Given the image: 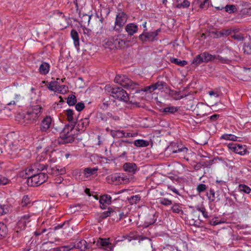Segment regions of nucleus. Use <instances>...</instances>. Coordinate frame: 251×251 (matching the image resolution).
Listing matches in <instances>:
<instances>
[{
  "mask_svg": "<svg viewBox=\"0 0 251 251\" xmlns=\"http://www.w3.org/2000/svg\"><path fill=\"white\" fill-rule=\"evenodd\" d=\"M42 107L37 105L29 109L26 113H20L17 117L23 120V123H34L36 122L42 114Z\"/></svg>",
  "mask_w": 251,
  "mask_h": 251,
  "instance_id": "f257e3e1",
  "label": "nucleus"
},
{
  "mask_svg": "<svg viewBox=\"0 0 251 251\" xmlns=\"http://www.w3.org/2000/svg\"><path fill=\"white\" fill-rule=\"evenodd\" d=\"M104 89L107 93L115 99L124 102H127L129 100L127 93L122 88L111 87L107 85L105 86Z\"/></svg>",
  "mask_w": 251,
  "mask_h": 251,
  "instance_id": "f03ea898",
  "label": "nucleus"
},
{
  "mask_svg": "<svg viewBox=\"0 0 251 251\" xmlns=\"http://www.w3.org/2000/svg\"><path fill=\"white\" fill-rule=\"evenodd\" d=\"M26 182L29 186H38L45 182L48 178L47 174L44 173L38 174L30 172V175H26Z\"/></svg>",
  "mask_w": 251,
  "mask_h": 251,
  "instance_id": "7ed1b4c3",
  "label": "nucleus"
},
{
  "mask_svg": "<svg viewBox=\"0 0 251 251\" xmlns=\"http://www.w3.org/2000/svg\"><path fill=\"white\" fill-rule=\"evenodd\" d=\"M127 18V15L121 9H118L116 12L114 26L113 27V30L117 32L122 31L123 26L126 23Z\"/></svg>",
  "mask_w": 251,
  "mask_h": 251,
  "instance_id": "20e7f679",
  "label": "nucleus"
},
{
  "mask_svg": "<svg viewBox=\"0 0 251 251\" xmlns=\"http://www.w3.org/2000/svg\"><path fill=\"white\" fill-rule=\"evenodd\" d=\"M108 183L114 185H120L128 182L129 178L127 176L122 173H115L106 177Z\"/></svg>",
  "mask_w": 251,
  "mask_h": 251,
  "instance_id": "39448f33",
  "label": "nucleus"
},
{
  "mask_svg": "<svg viewBox=\"0 0 251 251\" xmlns=\"http://www.w3.org/2000/svg\"><path fill=\"white\" fill-rule=\"evenodd\" d=\"M114 81L126 89H134L137 85V83L133 82L125 75H117Z\"/></svg>",
  "mask_w": 251,
  "mask_h": 251,
  "instance_id": "423d86ee",
  "label": "nucleus"
},
{
  "mask_svg": "<svg viewBox=\"0 0 251 251\" xmlns=\"http://www.w3.org/2000/svg\"><path fill=\"white\" fill-rule=\"evenodd\" d=\"M115 242L114 244L110 242L109 238H99L95 242L96 245L99 248L104 249L107 251H113L116 243L119 241Z\"/></svg>",
  "mask_w": 251,
  "mask_h": 251,
  "instance_id": "0eeeda50",
  "label": "nucleus"
},
{
  "mask_svg": "<svg viewBox=\"0 0 251 251\" xmlns=\"http://www.w3.org/2000/svg\"><path fill=\"white\" fill-rule=\"evenodd\" d=\"M160 30V28H158L153 32H143L139 35V38L142 42H152L157 40L156 37Z\"/></svg>",
  "mask_w": 251,
  "mask_h": 251,
  "instance_id": "6e6552de",
  "label": "nucleus"
},
{
  "mask_svg": "<svg viewBox=\"0 0 251 251\" xmlns=\"http://www.w3.org/2000/svg\"><path fill=\"white\" fill-rule=\"evenodd\" d=\"M228 148L235 153L240 155H244L247 152L246 145L230 143L228 145Z\"/></svg>",
  "mask_w": 251,
  "mask_h": 251,
  "instance_id": "1a4fd4ad",
  "label": "nucleus"
},
{
  "mask_svg": "<svg viewBox=\"0 0 251 251\" xmlns=\"http://www.w3.org/2000/svg\"><path fill=\"white\" fill-rule=\"evenodd\" d=\"M123 238L124 239H128L129 241H131L132 240H139V242L140 241L147 240L151 247L152 248L151 240L150 238L146 237L140 236L137 234L136 232L135 231L131 232L129 234L123 236Z\"/></svg>",
  "mask_w": 251,
  "mask_h": 251,
  "instance_id": "9d476101",
  "label": "nucleus"
},
{
  "mask_svg": "<svg viewBox=\"0 0 251 251\" xmlns=\"http://www.w3.org/2000/svg\"><path fill=\"white\" fill-rule=\"evenodd\" d=\"M52 119L50 116H46L41 121L40 130L42 132H47L51 126Z\"/></svg>",
  "mask_w": 251,
  "mask_h": 251,
  "instance_id": "9b49d317",
  "label": "nucleus"
},
{
  "mask_svg": "<svg viewBox=\"0 0 251 251\" xmlns=\"http://www.w3.org/2000/svg\"><path fill=\"white\" fill-rule=\"evenodd\" d=\"M55 15L59 16L60 18L57 20V23L60 25V28L63 29L66 28L69 25V19L64 14L58 11L55 12Z\"/></svg>",
  "mask_w": 251,
  "mask_h": 251,
  "instance_id": "f8f14e48",
  "label": "nucleus"
},
{
  "mask_svg": "<svg viewBox=\"0 0 251 251\" xmlns=\"http://www.w3.org/2000/svg\"><path fill=\"white\" fill-rule=\"evenodd\" d=\"M79 20L78 22L81 27H86L89 24L92 15L82 13L80 11H78Z\"/></svg>",
  "mask_w": 251,
  "mask_h": 251,
  "instance_id": "ddd939ff",
  "label": "nucleus"
},
{
  "mask_svg": "<svg viewBox=\"0 0 251 251\" xmlns=\"http://www.w3.org/2000/svg\"><path fill=\"white\" fill-rule=\"evenodd\" d=\"M124 170L131 175L134 174L138 171V167L137 165L133 162H126L123 165Z\"/></svg>",
  "mask_w": 251,
  "mask_h": 251,
  "instance_id": "4468645a",
  "label": "nucleus"
},
{
  "mask_svg": "<svg viewBox=\"0 0 251 251\" xmlns=\"http://www.w3.org/2000/svg\"><path fill=\"white\" fill-rule=\"evenodd\" d=\"M31 214H27L22 216L18 222V226L21 229H24L27 224L30 222Z\"/></svg>",
  "mask_w": 251,
  "mask_h": 251,
  "instance_id": "2eb2a0df",
  "label": "nucleus"
},
{
  "mask_svg": "<svg viewBox=\"0 0 251 251\" xmlns=\"http://www.w3.org/2000/svg\"><path fill=\"white\" fill-rule=\"evenodd\" d=\"M208 107L203 103H199L195 109L196 114L200 117H203L206 115L207 109Z\"/></svg>",
  "mask_w": 251,
  "mask_h": 251,
  "instance_id": "dca6fc26",
  "label": "nucleus"
},
{
  "mask_svg": "<svg viewBox=\"0 0 251 251\" xmlns=\"http://www.w3.org/2000/svg\"><path fill=\"white\" fill-rule=\"evenodd\" d=\"M48 166L46 164L39 163H35L30 167L27 168L25 169V175H30V172H34L35 169H36L38 171H43L47 169Z\"/></svg>",
  "mask_w": 251,
  "mask_h": 251,
  "instance_id": "f3484780",
  "label": "nucleus"
},
{
  "mask_svg": "<svg viewBox=\"0 0 251 251\" xmlns=\"http://www.w3.org/2000/svg\"><path fill=\"white\" fill-rule=\"evenodd\" d=\"M100 207L105 209L111 203V197L109 195H103L100 196L99 200Z\"/></svg>",
  "mask_w": 251,
  "mask_h": 251,
  "instance_id": "a211bd4d",
  "label": "nucleus"
},
{
  "mask_svg": "<svg viewBox=\"0 0 251 251\" xmlns=\"http://www.w3.org/2000/svg\"><path fill=\"white\" fill-rule=\"evenodd\" d=\"M49 172L52 175H62L66 173V169L65 167L60 166H54L50 167Z\"/></svg>",
  "mask_w": 251,
  "mask_h": 251,
  "instance_id": "6ab92c4d",
  "label": "nucleus"
},
{
  "mask_svg": "<svg viewBox=\"0 0 251 251\" xmlns=\"http://www.w3.org/2000/svg\"><path fill=\"white\" fill-rule=\"evenodd\" d=\"M138 29V25L134 23H129L125 27V30L129 36H132L136 33Z\"/></svg>",
  "mask_w": 251,
  "mask_h": 251,
  "instance_id": "aec40b11",
  "label": "nucleus"
},
{
  "mask_svg": "<svg viewBox=\"0 0 251 251\" xmlns=\"http://www.w3.org/2000/svg\"><path fill=\"white\" fill-rule=\"evenodd\" d=\"M124 36L123 34H120L119 35L114 37V45L115 48H122L125 47L126 44V41L123 39V37Z\"/></svg>",
  "mask_w": 251,
  "mask_h": 251,
  "instance_id": "412c9836",
  "label": "nucleus"
},
{
  "mask_svg": "<svg viewBox=\"0 0 251 251\" xmlns=\"http://www.w3.org/2000/svg\"><path fill=\"white\" fill-rule=\"evenodd\" d=\"M66 115L67 120L70 124L73 125H75L77 122L76 116L75 115L74 111L71 109H69L66 111Z\"/></svg>",
  "mask_w": 251,
  "mask_h": 251,
  "instance_id": "4be33fe9",
  "label": "nucleus"
},
{
  "mask_svg": "<svg viewBox=\"0 0 251 251\" xmlns=\"http://www.w3.org/2000/svg\"><path fill=\"white\" fill-rule=\"evenodd\" d=\"M71 36L74 41V44L75 48L78 50L79 47V38L77 32L75 29H72L71 31Z\"/></svg>",
  "mask_w": 251,
  "mask_h": 251,
  "instance_id": "5701e85b",
  "label": "nucleus"
},
{
  "mask_svg": "<svg viewBox=\"0 0 251 251\" xmlns=\"http://www.w3.org/2000/svg\"><path fill=\"white\" fill-rule=\"evenodd\" d=\"M50 66L49 63L43 62H42L39 68V72L43 75H47L50 71Z\"/></svg>",
  "mask_w": 251,
  "mask_h": 251,
  "instance_id": "b1692460",
  "label": "nucleus"
},
{
  "mask_svg": "<svg viewBox=\"0 0 251 251\" xmlns=\"http://www.w3.org/2000/svg\"><path fill=\"white\" fill-rule=\"evenodd\" d=\"M74 141V138L70 135L62 134L58 140L59 144H66L71 143Z\"/></svg>",
  "mask_w": 251,
  "mask_h": 251,
  "instance_id": "393cba45",
  "label": "nucleus"
},
{
  "mask_svg": "<svg viewBox=\"0 0 251 251\" xmlns=\"http://www.w3.org/2000/svg\"><path fill=\"white\" fill-rule=\"evenodd\" d=\"M112 115L110 112L106 113H102L99 112L97 114V118L99 121H102L103 122H106L109 118H111Z\"/></svg>",
  "mask_w": 251,
  "mask_h": 251,
  "instance_id": "a878e982",
  "label": "nucleus"
},
{
  "mask_svg": "<svg viewBox=\"0 0 251 251\" xmlns=\"http://www.w3.org/2000/svg\"><path fill=\"white\" fill-rule=\"evenodd\" d=\"M202 58L203 59V62L207 63L214 61L216 58V55L209 54L207 52H204L202 53Z\"/></svg>",
  "mask_w": 251,
  "mask_h": 251,
  "instance_id": "bb28decb",
  "label": "nucleus"
},
{
  "mask_svg": "<svg viewBox=\"0 0 251 251\" xmlns=\"http://www.w3.org/2000/svg\"><path fill=\"white\" fill-rule=\"evenodd\" d=\"M74 249H77L82 251H85L87 248V242L84 240H80L76 242V243L74 245Z\"/></svg>",
  "mask_w": 251,
  "mask_h": 251,
  "instance_id": "cd10ccee",
  "label": "nucleus"
},
{
  "mask_svg": "<svg viewBox=\"0 0 251 251\" xmlns=\"http://www.w3.org/2000/svg\"><path fill=\"white\" fill-rule=\"evenodd\" d=\"M89 121L87 118L81 119L78 122L77 127L79 130H84L89 125Z\"/></svg>",
  "mask_w": 251,
  "mask_h": 251,
  "instance_id": "c85d7f7f",
  "label": "nucleus"
},
{
  "mask_svg": "<svg viewBox=\"0 0 251 251\" xmlns=\"http://www.w3.org/2000/svg\"><path fill=\"white\" fill-rule=\"evenodd\" d=\"M221 139L232 141H241L240 137L231 134H224L222 135Z\"/></svg>",
  "mask_w": 251,
  "mask_h": 251,
  "instance_id": "c756f323",
  "label": "nucleus"
},
{
  "mask_svg": "<svg viewBox=\"0 0 251 251\" xmlns=\"http://www.w3.org/2000/svg\"><path fill=\"white\" fill-rule=\"evenodd\" d=\"M114 37L111 38L105 39L103 41V46L105 48L112 49L115 48Z\"/></svg>",
  "mask_w": 251,
  "mask_h": 251,
  "instance_id": "7c9ffc66",
  "label": "nucleus"
},
{
  "mask_svg": "<svg viewBox=\"0 0 251 251\" xmlns=\"http://www.w3.org/2000/svg\"><path fill=\"white\" fill-rule=\"evenodd\" d=\"M97 171V168H86L84 169L83 174L86 178H88L92 175L95 174Z\"/></svg>",
  "mask_w": 251,
  "mask_h": 251,
  "instance_id": "2f4dec72",
  "label": "nucleus"
},
{
  "mask_svg": "<svg viewBox=\"0 0 251 251\" xmlns=\"http://www.w3.org/2000/svg\"><path fill=\"white\" fill-rule=\"evenodd\" d=\"M21 205L23 207H29L31 205V200L28 195H24L23 196Z\"/></svg>",
  "mask_w": 251,
  "mask_h": 251,
  "instance_id": "473e14b6",
  "label": "nucleus"
},
{
  "mask_svg": "<svg viewBox=\"0 0 251 251\" xmlns=\"http://www.w3.org/2000/svg\"><path fill=\"white\" fill-rule=\"evenodd\" d=\"M141 198L139 195H136L128 197L127 199L130 204L133 205L138 203L141 200Z\"/></svg>",
  "mask_w": 251,
  "mask_h": 251,
  "instance_id": "72a5a7b5",
  "label": "nucleus"
},
{
  "mask_svg": "<svg viewBox=\"0 0 251 251\" xmlns=\"http://www.w3.org/2000/svg\"><path fill=\"white\" fill-rule=\"evenodd\" d=\"M170 61L171 63L177 65L181 67H183L187 64V62L185 60H181L177 58L171 57Z\"/></svg>",
  "mask_w": 251,
  "mask_h": 251,
  "instance_id": "f704fd0d",
  "label": "nucleus"
},
{
  "mask_svg": "<svg viewBox=\"0 0 251 251\" xmlns=\"http://www.w3.org/2000/svg\"><path fill=\"white\" fill-rule=\"evenodd\" d=\"M216 183L217 184V187L221 188L222 191L228 189L227 182L222 180H216Z\"/></svg>",
  "mask_w": 251,
  "mask_h": 251,
  "instance_id": "c9c22d12",
  "label": "nucleus"
},
{
  "mask_svg": "<svg viewBox=\"0 0 251 251\" xmlns=\"http://www.w3.org/2000/svg\"><path fill=\"white\" fill-rule=\"evenodd\" d=\"M134 144L135 146L138 147H146L149 145V143L147 141L142 139H138L134 141Z\"/></svg>",
  "mask_w": 251,
  "mask_h": 251,
  "instance_id": "e433bc0d",
  "label": "nucleus"
},
{
  "mask_svg": "<svg viewBox=\"0 0 251 251\" xmlns=\"http://www.w3.org/2000/svg\"><path fill=\"white\" fill-rule=\"evenodd\" d=\"M238 190L240 192L250 194L251 192V188L245 184H240L238 185Z\"/></svg>",
  "mask_w": 251,
  "mask_h": 251,
  "instance_id": "4c0bfd02",
  "label": "nucleus"
},
{
  "mask_svg": "<svg viewBox=\"0 0 251 251\" xmlns=\"http://www.w3.org/2000/svg\"><path fill=\"white\" fill-rule=\"evenodd\" d=\"M171 210L174 213L177 214H182L183 213L180 204L178 203H174L171 207Z\"/></svg>",
  "mask_w": 251,
  "mask_h": 251,
  "instance_id": "58836bf2",
  "label": "nucleus"
},
{
  "mask_svg": "<svg viewBox=\"0 0 251 251\" xmlns=\"http://www.w3.org/2000/svg\"><path fill=\"white\" fill-rule=\"evenodd\" d=\"M8 231L6 226L3 223H0V239L4 237Z\"/></svg>",
  "mask_w": 251,
  "mask_h": 251,
  "instance_id": "ea45409f",
  "label": "nucleus"
},
{
  "mask_svg": "<svg viewBox=\"0 0 251 251\" xmlns=\"http://www.w3.org/2000/svg\"><path fill=\"white\" fill-rule=\"evenodd\" d=\"M111 134L113 137L123 138L125 136V132L124 130H112Z\"/></svg>",
  "mask_w": 251,
  "mask_h": 251,
  "instance_id": "a19ab883",
  "label": "nucleus"
},
{
  "mask_svg": "<svg viewBox=\"0 0 251 251\" xmlns=\"http://www.w3.org/2000/svg\"><path fill=\"white\" fill-rule=\"evenodd\" d=\"M58 83L59 82L56 81H51L48 84V88L51 91L56 92L57 88L58 87Z\"/></svg>",
  "mask_w": 251,
  "mask_h": 251,
  "instance_id": "79ce46f5",
  "label": "nucleus"
},
{
  "mask_svg": "<svg viewBox=\"0 0 251 251\" xmlns=\"http://www.w3.org/2000/svg\"><path fill=\"white\" fill-rule=\"evenodd\" d=\"M178 110V108L176 106H171L163 108L162 111L165 113L174 114Z\"/></svg>",
  "mask_w": 251,
  "mask_h": 251,
  "instance_id": "37998d69",
  "label": "nucleus"
},
{
  "mask_svg": "<svg viewBox=\"0 0 251 251\" xmlns=\"http://www.w3.org/2000/svg\"><path fill=\"white\" fill-rule=\"evenodd\" d=\"M218 59L220 63L223 64H229L231 62V59L227 57H222L220 55H216V58Z\"/></svg>",
  "mask_w": 251,
  "mask_h": 251,
  "instance_id": "c03bdc74",
  "label": "nucleus"
},
{
  "mask_svg": "<svg viewBox=\"0 0 251 251\" xmlns=\"http://www.w3.org/2000/svg\"><path fill=\"white\" fill-rule=\"evenodd\" d=\"M190 2L188 0H184L182 2L177 3L176 7L177 8H187L190 6Z\"/></svg>",
  "mask_w": 251,
  "mask_h": 251,
  "instance_id": "a18cd8bd",
  "label": "nucleus"
},
{
  "mask_svg": "<svg viewBox=\"0 0 251 251\" xmlns=\"http://www.w3.org/2000/svg\"><path fill=\"white\" fill-rule=\"evenodd\" d=\"M74 244H70L66 246H63L57 248V251H70L74 249Z\"/></svg>",
  "mask_w": 251,
  "mask_h": 251,
  "instance_id": "49530a36",
  "label": "nucleus"
},
{
  "mask_svg": "<svg viewBox=\"0 0 251 251\" xmlns=\"http://www.w3.org/2000/svg\"><path fill=\"white\" fill-rule=\"evenodd\" d=\"M159 202L162 205L169 206L172 204V201L166 198H160L158 199Z\"/></svg>",
  "mask_w": 251,
  "mask_h": 251,
  "instance_id": "de8ad7c7",
  "label": "nucleus"
},
{
  "mask_svg": "<svg viewBox=\"0 0 251 251\" xmlns=\"http://www.w3.org/2000/svg\"><path fill=\"white\" fill-rule=\"evenodd\" d=\"M202 58V53L197 55L193 60L192 64L195 66H198L203 62Z\"/></svg>",
  "mask_w": 251,
  "mask_h": 251,
  "instance_id": "09e8293b",
  "label": "nucleus"
},
{
  "mask_svg": "<svg viewBox=\"0 0 251 251\" xmlns=\"http://www.w3.org/2000/svg\"><path fill=\"white\" fill-rule=\"evenodd\" d=\"M67 102L70 106L74 105L76 102V98L74 95H71L68 97Z\"/></svg>",
  "mask_w": 251,
  "mask_h": 251,
  "instance_id": "8fccbe9b",
  "label": "nucleus"
},
{
  "mask_svg": "<svg viewBox=\"0 0 251 251\" xmlns=\"http://www.w3.org/2000/svg\"><path fill=\"white\" fill-rule=\"evenodd\" d=\"M207 197L208 200L211 201H214L215 199V193L213 189H210L209 191L207 193Z\"/></svg>",
  "mask_w": 251,
  "mask_h": 251,
  "instance_id": "3c124183",
  "label": "nucleus"
},
{
  "mask_svg": "<svg viewBox=\"0 0 251 251\" xmlns=\"http://www.w3.org/2000/svg\"><path fill=\"white\" fill-rule=\"evenodd\" d=\"M224 9L225 11L229 13H232L236 11L237 8L234 5H226Z\"/></svg>",
  "mask_w": 251,
  "mask_h": 251,
  "instance_id": "603ef678",
  "label": "nucleus"
},
{
  "mask_svg": "<svg viewBox=\"0 0 251 251\" xmlns=\"http://www.w3.org/2000/svg\"><path fill=\"white\" fill-rule=\"evenodd\" d=\"M244 53L251 54V44L249 43H245L243 47Z\"/></svg>",
  "mask_w": 251,
  "mask_h": 251,
  "instance_id": "864d4df0",
  "label": "nucleus"
},
{
  "mask_svg": "<svg viewBox=\"0 0 251 251\" xmlns=\"http://www.w3.org/2000/svg\"><path fill=\"white\" fill-rule=\"evenodd\" d=\"M22 98L20 94H16L14 96V100H12L7 103V105H15L16 103L18 102Z\"/></svg>",
  "mask_w": 251,
  "mask_h": 251,
  "instance_id": "5fc2aeb1",
  "label": "nucleus"
},
{
  "mask_svg": "<svg viewBox=\"0 0 251 251\" xmlns=\"http://www.w3.org/2000/svg\"><path fill=\"white\" fill-rule=\"evenodd\" d=\"M206 188L207 187L205 184L201 183L198 185L196 188V190L199 193H201L204 192L206 189Z\"/></svg>",
  "mask_w": 251,
  "mask_h": 251,
  "instance_id": "6e6d98bb",
  "label": "nucleus"
},
{
  "mask_svg": "<svg viewBox=\"0 0 251 251\" xmlns=\"http://www.w3.org/2000/svg\"><path fill=\"white\" fill-rule=\"evenodd\" d=\"M10 180L3 176H2L0 175V185H4L8 184L10 183Z\"/></svg>",
  "mask_w": 251,
  "mask_h": 251,
  "instance_id": "4d7b16f0",
  "label": "nucleus"
},
{
  "mask_svg": "<svg viewBox=\"0 0 251 251\" xmlns=\"http://www.w3.org/2000/svg\"><path fill=\"white\" fill-rule=\"evenodd\" d=\"M165 83L163 81H158L153 84L155 90H161L163 89Z\"/></svg>",
  "mask_w": 251,
  "mask_h": 251,
  "instance_id": "13d9d810",
  "label": "nucleus"
},
{
  "mask_svg": "<svg viewBox=\"0 0 251 251\" xmlns=\"http://www.w3.org/2000/svg\"><path fill=\"white\" fill-rule=\"evenodd\" d=\"M126 143H129V144H132V142L128 141L127 140H121L119 143L118 147L119 148H126V149H127V146L125 145Z\"/></svg>",
  "mask_w": 251,
  "mask_h": 251,
  "instance_id": "bf43d9fd",
  "label": "nucleus"
},
{
  "mask_svg": "<svg viewBox=\"0 0 251 251\" xmlns=\"http://www.w3.org/2000/svg\"><path fill=\"white\" fill-rule=\"evenodd\" d=\"M196 209L197 210L202 213V214L204 218H207L208 217V213L206 211L204 207H197Z\"/></svg>",
  "mask_w": 251,
  "mask_h": 251,
  "instance_id": "052dcab7",
  "label": "nucleus"
},
{
  "mask_svg": "<svg viewBox=\"0 0 251 251\" xmlns=\"http://www.w3.org/2000/svg\"><path fill=\"white\" fill-rule=\"evenodd\" d=\"M232 37L238 41H241L244 39L243 35L241 33L235 34L232 36Z\"/></svg>",
  "mask_w": 251,
  "mask_h": 251,
  "instance_id": "680f3d73",
  "label": "nucleus"
},
{
  "mask_svg": "<svg viewBox=\"0 0 251 251\" xmlns=\"http://www.w3.org/2000/svg\"><path fill=\"white\" fill-rule=\"evenodd\" d=\"M84 104L82 102H79L75 104V108L77 111H81L84 108Z\"/></svg>",
  "mask_w": 251,
  "mask_h": 251,
  "instance_id": "e2e57ef3",
  "label": "nucleus"
},
{
  "mask_svg": "<svg viewBox=\"0 0 251 251\" xmlns=\"http://www.w3.org/2000/svg\"><path fill=\"white\" fill-rule=\"evenodd\" d=\"M154 90H155V89L153 84L147 86L142 90V91L144 92H149V93H151Z\"/></svg>",
  "mask_w": 251,
  "mask_h": 251,
  "instance_id": "0e129e2a",
  "label": "nucleus"
},
{
  "mask_svg": "<svg viewBox=\"0 0 251 251\" xmlns=\"http://www.w3.org/2000/svg\"><path fill=\"white\" fill-rule=\"evenodd\" d=\"M7 212L8 210L5 205H0V216L7 213Z\"/></svg>",
  "mask_w": 251,
  "mask_h": 251,
  "instance_id": "69168bd1",
  "label": "nucleus"
},
{
  "mask_svg": "<svg viewBox=\"0 0 251 251\" xmlns=\"http://www.w3.org/2000/svg\"><path fill=\"white\" fill-rule=\"evenodd\" d=\"M65 88H66L65 85H60L59 83L58 87L57 88L56 92H58L63 94L64 93V92L66 91V89H65L64 90H63L64 89H65Z\"/></svg>",
  "mask_w": 251,
  "mask_h": 251,
  "instance_id": "338daca9",
  "label": "nucleus"
},
{
  "mask_svg": "<svg viewBox=\"0 0 251 251\" xmlns=\"http://www.w3.org/2000/svg\"><path fill=\"white\" fill-rule=\"evenodd\" d=\"M188 149L186 147H182L181 148H179L177 150H174L172 151V152L173 153H176L177 152H186L187 151Z\"/></svg>",
  "mask_w": 251,
  "mask_h": 251,
  "instance_id": "774afa93",
  "label": "nucleus"
}]
</instances>
